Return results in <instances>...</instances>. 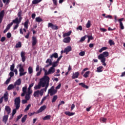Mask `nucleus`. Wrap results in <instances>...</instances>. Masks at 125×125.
<instances>
[{
	"label": "nucleus",
	"instance_id": "53",
	"mask_svg": "<svg viewBox=\"0 0 125 125\" xmlns=\"http://www.w3.org/2000/svg\"><path fill=\"white\" fill-rule=\"evenodd\" d=\"M9 76H10V78H11H11H12V77H13L14 76V72L11 71L9 73Z\"/></svg>",
	"mask_w": 125,
	"mask_h": 125
},
{
	"label": "nucleus",
	"instance_id": "35",
	"mask_svg": "<svg viewBox=\"0 0 125 125\" xmlns=\"http://www.w3.org/2000/svg\"><path fill=\"white\" fill-rule=\"evenodd\" d=\"M36 21L38 22V23H41V22H42V19L41 18V17H37L36 18Z\"/></svg>",
	"mask_w": 125,
	"mask_h": 125
},
{
	"label": "nucleus",
	"instance_id": "58",
	"mask_svg": "<svg viewBox=\"0 0 125 125\" xmlns=\"http://www.w3.org/2000/svg\"><path fill=\"white\" fill-rule=\"evenodd\" d=\"M30 107H31V104H29L25 109V111H28L30 109Z\"/></svg>",
	"mask_w": 125,
	"mask_h": 125
},
{
	"label": "nucleus",
	"instance_id": "44",
	"mask_svg": "<svg viewBox=\"0 0 125 125\" xmlns=\"http://www.w3.org/2000/svg\"><path fill=\"white\" fill-rule=\"evenodd\" d=\"M14 68H15V64L14 63H13L12 65L10 66V71L13 72V71H14Z\"/></svg>",
	"mask_w": 125,
	"mask_h": 125
},
{
	"label": "nucleus",
	"instance_id": "41",
	"mask_svg": "<svg viewBox=\"0 0 125 125\" xmlns=\"http://www.w3.org/2000/svg\"><path fill=\"white\" fill-rule=\"evenodd\" d=\"M3 3H4L6 5L9 4V2H10V0H2Z\"/></svg>",
	"mask_w": 125,
	"mask_h": 125
},
{
	"label": "nucleus",
	"instance_id": "45",
	"mask_svg": "<svg viewBox=\"0 0 125 125\" xmlns=\"http://www.w3.org/2000/svg\"><path fill=\"white\" fill-rule=\"evenodd\" d=\"M108 43H109V44H110V46L114 45V44H115V42H114V41H113V40H110L108 41Z\"/></svg>",
	"mask_w": 125,
	"mask_h": 125
},
{
	"label": "nucleus",
	"instance_id": "50",
	"mask_svg": "<svg viewBox=\"0 0 125 125\" xmlns=\"http://www.w3.org/2000/svg\"><path fill=\"white\" fill-rule=\"evenodd\" d=\"M90 26H91L90 21H88L86 25V28H90Z\"/></svg>",
	"mask_w": 125,
	"mask_h": 125
},
{
	"label": "nucleus",
	"instance_id": "32",
	"mask_svg": "<svg viewBox=\"0 0 125 125\" xmlns=\"http://www.w3.org/2000/svg\"><path fill=\"white\" fill-rule=\"evenodd\" d=\"M5 110L6 111V112H7L8 114H10L11 109L9 106H5Z\"/></svg>",
	"mask_w": 125,
	"mask_h": 125
},
{
	"label": "nucleus",
	"instance_id": "19",
	"mask_svg": "<svg viewBox=\"0 0 125 125\" xmlns=\"http://www.w3.org/2000/svg\"><path fill=\"white\" fill-rule=\"evenodd\" d=\"M37 38L35 37H32V46H35L36 44H37Z\"/></svg>",
	"mask_w": 125,
	"mask_h": 125
},
{
	"label": "nucleus",
	"instance_id": "47",
	"mask_svg": "<svg viewBox=\"0 0 125 125\" xmlns=\"http://www.w3.org/2000/svg\"><path fill=\"white\" fill-rule=\"evenodd\" d=\"M85 39H86V36H84L82 37L81 40H80V42H84V41L85 40Z\"/></svg>",
	"mask_w": 125,
	"mask_h": 125
},
{
	"label": "nucleus",
	"instance_id": "25",
	"mask_svg": "<svg viewBox=\"0 0 125 125\" xmlns=\"http://www.w3.org/2000/svg\"><path fill=\"white\" fill-rule=\"evenodd\" d=\"M46 63H49V64H47V65H46V67H48V66H50L51 65H52V61L49 59H47L46 61Z\"/></svg>",
	"mask_w": 125,
	"mask_h": 125
},
{
	"label": "nucleus",
	"instance_id": "29",
	"mask_svg": "<svg viewBox=\"0 0 125 125\" xmlns=\"http://www.w3.org/2000/svg\"><path fill=\"white\" fill-rule=\"evenodd\" d=\"M28 117V115H25L21 119V123H24L25 122H26V120H27V118Z\"/></svg>",
	"mask_w": 125,
	"mask_h": 125
},
{
	"label": "nucleus",
	"instance_id": "13",
	"mask_svg": "<svg viewBox=\"0 0 125 125\" xmlns=\"http://www.w3.org/2000/svg\"><path fill=\"white\" fill-rule=\"evenodd\" d=\"M72 51V47L71 46H68L67 47L64 48V52L66 54H68V52Z\"/></svg>",
	"mask_w": 125,
	"mask_h": 125
},
{
	"label": "nucleus",
	"instance_id": "63",
	"mask_svg": "<svg viewBox=\"0 0 125 125\" xmlns=\"http://www.w3.org/2000/svg\"><path fill=\"white\" fill-rule=\"evenodd\" d=\"M100 31H101L102 32H107V29H105V28H100Z\"/></svg>",
	"mask_w": 125,
	"mask_h": 125
},
{
	"label": "nucleus",
	"instance_id": "16",
	"mask_svg": "<svg viewBox=\"0 0 125 125\" xmlns=\"http://www.w3.org/2000/svg\"><path fill=\"white\" fill-rule=\"evenodd\" d=\"M17 68H18V67H19V68H20V69H19L20 73L23 72H24V71H25V70L24 69V68L23 67V66H22V64H19L17 66Z\"/></svg>",
	"mask_w": 125,
	"mask_h": 125
},
{
	"label": "nucleus",
	"instance_id": "46",
	"mask_svg": "<svg viewBox=\"0 0 125 125\" xmlns=\"http://www.w3.org/2000/svg\"><path fill=\"white\" fill-rule=\"evenodd\" d=\"M57 63H58L57 61L53 62V64H52V67L53 68H55V67H57V65H58L57 64Z\"/></svg>",
	"mask_w": 125,
	"mask_h": 125
},
{
	"label": "nucleus",
	"instance_id": "17",
	"mask_svg": "<svg viewBox=\"0 0 125 125\" xmlns=\"http://www.w3.org/2000/svg\"><path fill=\"white\" fill-rule=\"evenodd\" d=\"M50 58L52 60L53 58H58V54L57 53H54L50 55Z\"/></svg>",
	"mask_w": 125,
	"mask_h": 125
},
{
	"label": "nucleus",
	"instance_id": "49",
	"mask_svg": "<svg viewBox=\"0 0 125 125\" xmlns=\"http://www.w3.org/2000/svg\"><path fill=\"white\" fill-rule=\"evenodd\" d=\"M30 96L28 94H26L25 96V99L27 101H28V100H30Z\"/></svg>",
	"mask_w": 125,
	"mask_h": 125
},
{
	"label": "nucleus",
	"instance_id": "60",
	"mask_svg": "<svg viewBox=\"0 0 125 125\" xmlns=\"http://www.w3.org/2000/svg\"><path fill=\"white\" fill-rule=\"evenodd\" d=\"M30 34H31V32H28V33L27 34V35L24 36L25 39H29Z\"/></svg>",
	"mask_w": 125,
	"mask_h": 125
},
{
	"label": "nucleus",
	"instance_id": "39",
	"mask_svg": "<svg viewBox=\"0 0 125 125\" xmlns=\"http://www.w3.org/2000/svg\"><path fill=\"white\" fill-rule=\"evenodd\" d=\"M40 95V90H37L34 92L33 96L34 97H37V96H39Z\"/></svg>",
	"mask_w": 125,
	"mask_h": 125
},
{
	"label": "nucleus",
	"instance_id": "14",
	"mask_svg": "<svg viewBox=\"0 0 125 125\" xmlns=\"http://www.w3.org/2000/svg\"><path fill=\"white\" fill-rule=\"evenodd\" d=\"M46 109V105H44L41 106L40 109L37 111L38 113H42V111H44Z\"/></svg>",
	"mask_w": 125,
	"mask_h": 125
},
{
	"label": "nucleus",
	"instance_id": "33",
	"mask_svg": "<svg viewBox=\"0 0 125 125\" xmlns=\"http://www.w3.org/2000/svg\"><path fill=\"white\" fill-rule=\"evenodd\" d=\"M99 60H101V62L103 63V65L104 66H106L107 65V64L105 63V62H106V59H99Z\"/></svg>",
	"mask_w": 125,
	"mask_h": 125
},
{
	"label": "nucleus",
	"instance_id": "5",
	"mask_svg": "<svg viewBox=\"0 0 125 125\" xmlns=\"http://www.w3.org/2000/svg\"><path fill=\"white\" fill-rule=\"evenodd\" d=\"M21 22V21H18V18H16L15 20H13L12 23H13V24L14 23L16 24V25L14 27L13 30H17V28L19 27V24H20Z\"/></svg>",
	"mask_w": 125,
	"mask_h": 125
},
{
	"label": "nucleus",
	"instance_id": "59",
	"mask_svg": "<svg viewBox=\"0 0 125 125\" xmlns=\"http://www.w3.org/2000/svg\"><path fill=\"white\" fill-rule=\"evenodd\" d=\"M22 116H23V114H21L20 115H19L18 116L17 119V122H18V121H19V120H20V119L22 118Z\"/></svg>",
	"mask_w": 125,
	"mask_h": 125
},
{
	"label": "nucleus",
	"instance_id": "43",
	"mask_svg": "<svg viewBox=\"0 0 125 125\" xmlns=\"http://www.w3.org/2000/svg\"><path fill=\"white\" fill-rule=\"evenodd\" d=\"M12 25H13V22H12L7 25L6 29L7 30H9V29H10V28H11V26H12Z\"/></svg>",
	"mask_w": 125,
	"mask_h": 125
},
{
	"label": "nucleus",
	"instance_id": "34",
	"mask_svg": "<svg viewBox=\"0 0 125 125\" xmlns=\"http://www.w3.org/2000/svg\"><path fill=\"white\" fill-rule=\"evenodd\" d=\"M89 74H90V71H86L84 75H83V77H84V78H87L88 77V76H89Z\"/></svg>",
	"mask_w": 125,
	"mask_h": 125
},
{
	"label": "nucleus",
	"instance_id": "6",
	"mask_svg": "<svg viewBox=\"0 0 125 125\" xmlns=\"http://www.w3.org/2000/svg\"><path fill=\"white\" fill-rule=\"evenodd\" d=\"M3 98L4 99L5 102H7L8 101V93H5L4 96L0 98V104H1L3 102Z\"/></svg>",
	"mask_w": 125,
	"mask_h": 125
},
{
	"label": "nucleus",
	"instance_id": "31",
	"mask_svg": "<svg viewBox=\"0 0 125 125\" xmlns=\"http://www.w3.org/2000/svg\"><path fill=\"white\" fill-rule=\"evenodd\" d=\"M28 73L31 75V74H33V67L32 66H29L28 68Z\"/></svg>",
	"mask_w": 125,
	"mask_h": 125
},
{
	"label": "nucleus",
	"instance_id": "20",
	"mask_svg": "<svg viewBox=\"0 0 125 125\" xmlns=\"http://www.w3.org/2000/svg\"><path fill=\"white\" fill-rule=\"evenodd\" d=\"M21 79L19 78L15 83L14 86H16L17 85H20V84H21Z\"/></svg>",
	"mask_w": 125,
	"mask_h": 125
},
{
	"label": "nucleus",
	"instance_id": "3",
	"mask_svg": "<svg viewBox=\"0 0 125 125\" xmlns=\"http://www.w3.org/2000/svg\"><path fill=\"white\" fill-rule=\"evenodd\" d=\"M48 93V94H50V96H53V95L57 93V90L54 89V86H52L50 89H49Z\"/></svg>",
	"mask_w": 125,
	"mask_h": 125
},
{
	"label": "nucleus",
	"instance_id": "42",
	"mask_svg": "<svg viewBox=\"0 0 125 125\" xmlns=\"http://www.w3.org/2000/svg\"><path fill=\"white\" fill-rule=\"evenodd\" d=\"M106 49H108V48L106 47H103L99 50V52H100V53H101V52L104 51V50H106Z\"/></svg>",
	"mask_w": 125,
	"mask_h": 125
},
{
	"label": "nucleus",
	"instance_id": "28",
	"mask_svg": "<svg viewBox=\"0 0 125 125\" xmlns=\"http://www.w3.org/2000/svg\"><path fill=\"white\" fill-rule=\"evenodd\" d=\"M28 24H29V20H27L24 24V28H25V29H28V27H29Z\"/></svg>",
	"mask_w": 125,
	"mask_h": 125
},
{
	"label": "nucleus",
	"instance_id": "56",
	"mask_svg": "<svg viewBox=\"0 0 125 125\" xmlns=\"http://www.w3.org/2000/svg\"><path fill=\"white\" fill-rule=\"evenodd\" d=\"M11 80V78H9L5 82V84H8L9 83V82H10V80Z\"/></svg>",
	"mask_w": 125,
	"mask_h": 125
},
{
	"label": "nucleus",
	"instance_id": "26",
	"mask_svg": "<svg viewBox=\"0 0 125 125\" xmlns=\"http://www.w3.org/2000/svg\"><path fill=\"white\" fill-rule=\"evenodd\" d=\"M7 120H8V115H5L3 117L2 122L5 124L7 122Z\"/></svg>",
	"mask_w": 125,
	"mask_h": 125
},
{
	"label": "nucleus",
	"instance_id": "4",
	"mask_svg": "<svg viewBox=\"0 0 125 125\" xmlns=\"http://www.w3.org/2000/svg\"><path fill=\"white\" fill-rule=\"evenodd\" d=\"M109 56V52L105 51L103 52L102 54H100L98 56V59H106L105 57H108Z\"/></svg>",
	"mask_w": 125,
	"mask_h": 125
},
{
	"label": "nucleus",
	"instance_id": "61",
	"mask_svg": "<svg viewBox=\"0 0 125 125\" xmlns=\"http://www.w3.org/2000/svg\"><path fill=\"white\" fill-rule=\"evenodd\" d=\"M60 87H61V83H60L58 85H57L56 87V89H60Z\"/></svg>",
	"mask_w": 125,
	"mask_h": 125
},
{
	"label": "nucleus",
	"instance_id": "51",
	"mask_svg": "<svg viewBox=\"0 0 125 125\" xmlns=\"http://www.w3.org/2000/svg\"><path fill=\"white\" fill-rule=\"evenodd\" d=\"M120 29H121V30H124V29H125V26H124V24H123V22L120 23Z\"/></svg>",
	"mask_w": 125,
	"mask_h": 125
},
{
	"label": "nucleus",
	"instance_id": "1",
	"mask_svg": "<svg viewBox=\"0 0 125 125\" xmlns=\"http://www.w3.org/2000/svg\"><path fill=\"white\" fill-rule=\"evenodd\" d=\"M50 80V78L49 77L45 76L40 79V82L38 83V85H36L34 86V89H40L42 86V87H44L46 84L49 83V81Z\"/></svg>",
	"mask_w": 125,
	"mask_h": 125
},
{
	"label": "nucleus",
	"instance_id": "55",
	"mask_svg": "<svg viewBox=\"0 0 125 125\" xmlns=\"http://www.w3.org/2000/svg\"><path fill=\"white\" fill-rule=\"evenodd\" d=\"M86 37L88 38L90 41L93 40V37H92V36L86 35Z\"/></svg>",
	"mask_w": 125,
	"mask_h": 125
},
{
	"label": "nucleus",
	"instance_id": "64",
	"mask_svg": "<svg viewBox=\"0 0 125 125\" xmlns=\"http://www.w3.org/2000/svg\"><path fill=\"white\" fill-rule=\"evenodd\" d=\"M52 1L54 5H57V0H52Z\"/></svg>",
	"mask_w": 125,
	"mask_h": 125
},
{
	"label": "nucleus",
	"instance_id": "15",
	"mask_svg": "<svg viewBox=\"0 0 125 125\" xmlns=\"http://www.w3.org/2000/svg\"><path fill=\"white\" fill-rule=\"evenodd\" d=\"M63 42H65V43H69L70 42H71V37H67L66 38H65L63 40Z\"/></svg>",
	"mask_w": 125,
	"mask_h": 125
},
{
	"label": "nucleus",
	"instance_id": "62",
	"mask_svg": "<svg viewBox=\"0 0 125 125\" xmlns=\"http://www.w3.org/2000/svg\"><path fill=\"white\" fill-rule=\"evenodd\" d=\"M16 110H18V109H16V108L13 110V111H12L13 115H14L16 114Z\"/></svg>",
	"mask_w": 125,
	"mask_h": 125
},
{
	"label": "nucleus",
	"instance_id": "21",
	"mask_svg": "<svg viewBox=\"0 0 125 125\" xmlns=\"http://www.w3.org/2000/svg\"><path fill=\"white\" fill-rule=\"evenodd\" d=\"M64 114L66 115V116H68L69 117H71L72 116H74L75 115V112H71L70 111H65Z\"/></svg>",
	"mask_w": 125,
	"mask_h": 125
},
{
	"label": "nucleus",
	"instance_id": "30",
	"mask_svg": "<svg viewBox=\"0 0 125 125\" xmlns=\"http://www.w3.org/2000/svg\"><path fill=\"white\" fill-rule=\"evenodd\" d=\"M42 1L41 0H33L32 2V4H38Z\"/></svg>",
	"mask_w": 125,
	"mask_h": 125
},
{
	"label": "nucleus",
	"instance_id": "2",
	"mask_svg": "<svg viewBox=\"0 0 125 125\" xmlns=\"http://www.w3.org/2000/svg\"><path fill=\"white\" fill-rule=\"evenodd\" d=\"M14 104L15 105V107H16V109H19V108H20V103H21L20 97L16 98L14 100Z\"/></svg>",
	"mask_w": 125,
	"mask_h": 125
},
{
	"label": "nucleus",
	"instance_id": "37",
	"mask_svg": "<svg viewBox=\"0 0 125 125\" xmlns=\"http://www.w3.org/2000/svg\"><path fill=\"white\" fill-rule=\"evenodd\" d=\"M14 85L11 84H10L8 87H7V90H11V89H13V88H14Z\"/></svg>",
	"mask_w": 125,
	"mask_h": 125
},
{
	"label": "nucleus",
	"instance_id": "57",
	"mask_svg": "<svg viewBox=\"0 0 125 125\" xmlns=\"http://www.w3.org/2000/svg\"><path fill=\"white\" fill-rule=\"evenodd\" d=\"M35 114H36V112H29L28 113V116H29V117H32V116H33V115H35Z\"/></svg>",
	"mask_w": 125,
	"mask_h": 125
},
{
	"label": "nucleus",
	"instance_id": "54",
	"mask_svg": "<svg viewBox=\"0 0 125 125\" xmlns=\"http://www.w3.org/2000/svg\"><path fill=\"white\" fill-rule=\"evenodd\" d=\"M84 54H85V52H84V51H82L79 53L80 56H84Z\"/></svg>",
	"mask_w": 125,
	"mask_h": 125
},
{
	"label": "nucleus",
	"instance_id": "22",
	"mask_svg": "<svg viewBox=\"0 0 125 125\" xmlns=\"http://www.w3.org/2000/svg\"><path fill=\"white\" fill-rule=\"evenodd\" d=\"M22 15V11L20 10L18 13V16L19 17V19H18V21H20L21 22V21H22V18L21 17Z\"/></svg>",
	"mask_w": 125,
	"mask_h": 125
},
{
	"label": "nucleus",
	"instance_id": "27",
	"mask_svg": "<svg viewBox=\"0 0 125 125\" xmlns=\"http://www.w3.org/2000/svg\"><path fill=\"white\" fill-rule=\"evenodd\" d=\"M71 34H72V31H69L67 33L63 34V38H65V37H69V36L71 35Z\"/></svg>",
	"mask_w": 125,
	"mask_h": 125
},
{
	"label": "nucleus",
	"instance_id": "23",
	"mask_svg": "<svg viewBox=\"0 0 125 125\" xmlns=\"http://www.w3.org/2000/svg\"><path fill=\"white\" fill-rule=\"evenodd\" d=\"M15 47L16 48H21L22 47V42H19L16 44Z\"/></svg>",
	"mask_w": 125,
	"mask_h": 125
},
{
	"label": "nucleus",
	"instance_id": "18",
	"mask_svg": "<svg viewBox=\"0 0 125 125\" xmlns=\"http://www.w3.org/2000/svg\"><path fill=\"white\" fill-rule=\"evenodd\" d=\"M53 73H55V68L54 67H51L48 70V74H53Z\"/></svg>",
	"mask_w": 125,
	"mask_h": 125
},
{
	"label": "nucleus",
	"instance_id": "12",
	"mask_svg": "<svg viewBox=\"0 0 125 125\" xmlns=\"http://www.w3.org/2000/svg\"><path fill=\"white\" fill-rule=\"evenodd\" d=\"M27 94V85L22 87V93L21 94V96H25V94Z\"/></svg>",
	"mask_w": 125,
	"mask_h": 125
},
{
	"label": "nucleus",
	"instance_id": "38",
	"mask_svg": "<svg viewBox=\"0 0 125 125\" xmlns=\"http://www.w3.org/2000/svg\"><path fill=\"white\" fill-rule=\"evenodd\" d=\"M58 98V97L57 95H55L53 96V99L52 100V103H54L57 100V99Z\"/></svg>",
	"mask_w": 125,
	"mask_h": 125
},
{
	"label": "nucleus",
	"instance_id": "9",
	"mask_svg": "<svg viewBox=\"0 0 125 125\" xmlns=\"http://www.w3.org/2000/svg\"><path fill=\"white\" fill-rule=\"evenodd\" d=\"M21 58L22 62H25V61H26V53L24 51H21Z\"/></svg>",
	"mask_w": 125,
	"mask_h": 125
},
{
	"label": "nucleus",
	"instance_id": "7",
	"mask_svg": "<svg viewBox=\"0 0 125 125\" xmlns=\"http://www.w3.org/2000/svg\"><path fill=\"white\" fill-rule=\"evenodd\" d=\"M48 28H51L52 30H58L59 29V27L56 24H54L51 22H49L48 23Z\"/></svg>",
	"mask_w": 125,
	"mask_h": 125
},
{
	"label": "nucleus",
	"instance_id": "40",
	"mask_svg": "<svg viewBox=\"0 0 125 125\" xmlns=\"http://www.w3.org/2000/svg\"><path fill=\"white\" fill-rule=\"evenodd\" d=\"M102 69H103V66H99L98 67H97V72L98 73H100L101 72H102L103 70H102Z\"/></svg>",
	"mask_w": 125,
	"mask_h": 125
},
{
	"label": "nucleus",
	"instance_id": "48",
	"mask_svg": "<svg viewBox=\"0 0 125 125\" xmlns=\"http://www.w3.org/2000/svg\"><path fill=\"white\" fill-rule=\"evenodd\" d=\"M46 96H45V97H44L42 99V101H41V102L40 103V104H41V105H42L43 103V102H44V101H45V100H46Z\"/></svg>",
	"mask_w": 125,
	"mask_h": 125
},
{
	"label": "nucleus",
	"instance_id": "36",
	"mask_svg": "<svg viewBox=\"0 0 125 125\" xmlns=\"http://www.w3.org/2000/svg\"><path fill=\"white\" fill-rule=\"evenodd\" d=\"M51 118V116L50 115H47L43 118V121H46L47 120H50Z\"/></svg>",
	"mask_w": 125,
	"mask_h": 125
},
{
	"label": "nucleus",
	"instance_id": "11",
	"mask_svg": "<svg viewBox=\"0 0 125 125\" xmlns=\"http://www.w3.org/2000/svg\"><path fill=\"white\" fill-rule=\"evenodd\" d=\"M79 76H80V72H76L73 73L71 78L73 80H75V79H78V78H79Z\"/></svg>",
	"mask_w": 125,
	"mask_h": 125
},
{
	"label": "nucleus",
	"instance_id": "24",
	"mask_svg": "<svg viewBox=\"0 0 125 125\" xmlns=\"http://www.w3.org/2000/svg\"><path fill=\"white\" fill-rule=\"evenodd\" d=\"M79 85H81L82 87H83V88H86V89H87L88 88V86L85 85V84L83 83H79Z\"/></svg>",
	"mask_w": 125,
	"mask_h": 125
},
{
	"label": "nucleus",
	"instance_id": "52",
	"mask_svg": "<svg viewBox=\"0 0 125 125\" xmlns=\"http://www.w3.org/2000/svg\"><path fill=\"white\" fill-rule=\"evenodd\" d=\"M87 70H88V68H85L83 69L81 72V75L83 76V74H84V72H85V71H87Z\"/></svg>",
	"mask_w": 125,
	"mask_h": 125
},
{
	"label": "nucleus",
	"instance_id": "8",
	"mask_svg": "<svg viewBox=\"0 0 125 125\" xmlns=\"http://www.w3.org/2000/svg\"><path fill=\"white\" fill-rule=\"evenodd\" d=\"M48 86H49V83H48L45 85V88L42 89L40 91V93L39 94H40L41 96H42V95H43V91H44L45 92H46V90H47V88L48 87Z\"/></svg>",
	"mask_w": 125,
	"mask_h": 125
},
{
	"label": "nucleus",
	"instance_id": "10",
	"mask_svg": "<svg viewBox=\"0 0 125 125\" xmlns=\"http://www.w3.org/2000/svg\"><path fill=\"white\" fill-rule=\"evenodd\" d=\"M5 13L4 10H2L0 12V24H1V22H2Z\"/></svg>",
	"mask_w": 125,
	"mask_h": 125
}]
</instances>
